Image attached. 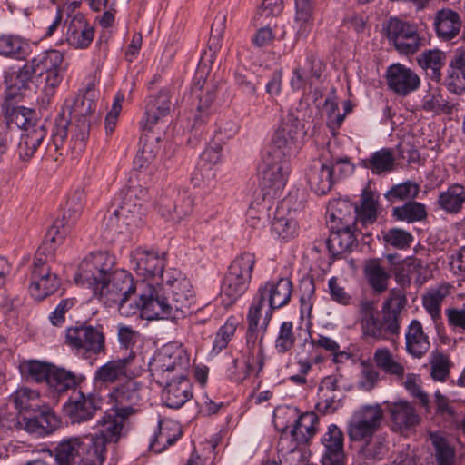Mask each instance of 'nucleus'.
Returning a JSON list of instances; mask_svg holds the SVG:
<instances>
[{"instance_id":"nucleus-1","label":"nucleus","mask_w":465,"mask_h":465,"mask_svg":"<svg viewBox=\"0 0 465 465\" xmlns=\"http://www.w3.org/2000/svg\"><path fill=\"white\" fill-rule=\"evenodd\" d=\"M96 76L91 75L83 94L64 101L62 113L55 119L51 138L45 122H36L25 128L20 137L17 154L22 161H29L37 153L43 157L58 162L65 152L64 141L70 126V149L76 154L84 151L90 126L96 109Z\"/></svg>"},{"instance_id":"nucleus-2","label":"nucleus","mask_w":465,"mask_h":465,"mask_svg":"<svg viewBox=\"0 0 465 465\" xmlns=\"http://www.w3.org/2000/svg\"><path fill=\"white\" fill-rule=\"evenodd\" d=\"M142 310L149 319L176 321L193 312L194 292L189 279L175 269L162 275V282L146 283L140 294Z\"/></svg>"},{"instance_id":"nucleus-3","label":"nucleus","mask_w":465,"mask_h":465,"mask_svg":"<svg viewBox=\"0 0 465 465\" xmlns=\"http://www.w3.org/2000/svg\"><path fill=\"white\" fill-rule=\"evenodd\" d=\"M94 295L108 307L117 306L124 316L135 314L142 309L140 303L130 302L131 295L135 292L133 276L124 270H114L97 284L92 285Z\"/></svg>"},{"instance_id":"nucleus-4","label":"nucleus","mask_w":465,"mask_h":465,"mask_svg":"<svg viewBox=\"0 0 465 465\" xmlns=\"http://www.w3.org/2000/svg\"><path fill=\"white\" fill-rule=\"evenodd\" d=\"M123 198L107 218L106 226L114 233L138 227L146 214L147 191L141 186H131L123 192Z\"/></svg>"},{"instance_id":"nucleus-5","label":"nucleus","mask_w":465,"mask_h":465,"mask_svg":"<svg viewBox=\"0 0 465 465\" xmlns=\"http://www.w3.org/2000/svg\"><path fill=\"white\" fill-rule=\"evenodd\" d=\"M292 153L271 143L262 153L259 173L262 176V184L266 190L265 194L271 198L282 195L290 172L288 156Z\"/></svg>"},{"instance_id":"nucleus-6","label":"nucleus","mask_w":465,"mask_h":465,"mask_svg":"<svg viewBox=\"0 0 465 465\" xmlns=\"http://www.w3.org/2000/svg\"><path fill=\"white\" fill-rule=\"evenodd\" d=\"M190 359L186 351L176 343H168L153 356L149 368L158 384H164L171 377L186 374Z\"/></svg>"},{"instance_id":"nucleus-7","label":"nucleus","mask_w":465,"mask_h":465,"mask_svg":"<svg viewBox=\"0 0 465 465\" xmlns=\"http://www.w3.org/2000/svg\"><path fill=\"white\" fill-rule=\"evenodd\" d=\"M359 321L365 338L375 341L388 340L391 336L400 333V324L390 316L380 319L375 302L369 299H361L359 304Z\"/></svg>"},{"instance_id":"nucleus-8","label":"nucleus","mask_w":465,"mask_h":465,"mask_svg":"<svg viewBox=\"0 0 465 465\" xmlns=\"http://www.w3.org/2000/svg\"><path fill=\"white\" fill-rule=\"evenodd\" d=\"M254 264V254L245 252L235 258L229 266L222 285V292L228 299L229 304L247 291Z\"/></svg>"},{"instance_id":"nucleus-9","label":"nucleus","mask_w":465,"mask_h":465,"mask_svg":"<svg viewBox=\"0 0 465 465\" xmlns=\"http://www.w3.org/2000/svg\"><path fill=\"white\" fill-rule=\"evenodd\" d=\"M66 344L83 355H99L105 352V337L102 328L86 322H77L66 329Z\"/></svg>"},{"instance_id":"nucleus-10","label":"nucleus","mask_w":465,"mask_h":465,"mask_svg":"<svg viewBox=\"0 0 465 465\" xmlns=\"http://www.w3.org/2000/svg\"><path fill=\"white\" fill-rule=\"evenodd\" d=\"M383 420L380 405H365L355 411L348 421L347 433L351 440L360 441L371 438Z\"/></svg>"},{"instance_id":"nucleus-11","label":"nucleus","mask_w":465,"mask_h":465,"mask_svg":"<svg viewBox=\"0 0 465 465\" xmlns=\"http://www.w3.org/2000/svg\"><path fill=\"white\" fill-rule=\"evenodd\" d=\"M115 258L107 252L90 253L80 263L75 281L91 287L114 272Z\"/></svg>"},{"instance_id":"nucleus-12","label":"nucleus","mask_w":465,"mask_h":465,"mask_svg":"<svg viewBox=\"0 0 465 465\" xmlns=\"http://www.w3.org/2000/svg\"><path fill=\"white\" fill-rule=\"evenodd\" d=\"M387 37L402 55H412L420 47L421 41L416 27L397 17H391L384 25Z\"/></svg>"},{"instance_id":"nucleus-13","label":"nucleus","mask_w":465,"mask_h":465,"mask_svg":"<svg viewBox=\"0 0 465 465\" xmlns=\"http://www.w3.org/2000/svg\"><path fill=\"white\" fill-rule=\"evenodd\" d=\"M65 214L62 219H57L52 227L48 230L45 240L38 248L33 265L50 266L49 262L53 260L56 249V243L60 242L65 235L70 232L78 219V210L74 213V217L66 224L64 223Z\"/></svg>"},{"instance_id":"nucleus-14","label":"nucleus","mask_w":465,"mask_h":465,"mask_svg":"<svg viewBox=\"0 0 465 465\" xmlns=\"http://www.w3.org/2000/svg\"><path fill=\"white\" fill-rule=\"evenodd\" d=\"M141 384L129 379L115 387L110 393V398L114 401V409L119 416L123 418H129L136 411V406L142 401Z\"/></svg>"},{"instance_id":"nucleus-15","label":"nucleus","mask_w":465,"mask_h":465,"mask_svg":"<svg viewBox=\"0 0 465 465\" xmlns=\"http://www.w3.org/2000/svg\"><path fill=\"white\" fill-rule=\"evenodd\" d=\"M292 292V282L288 278H280L276 282H267L258 290V295L262 301H268L270 310L266 312L263 319L265 328L267 327L272 311L285 306L291 299Z\"/></svg>"},{"instance_id":"nucleus-16","label":"nucleus","mask_w":465,"mask_h":465,"mask_svg":"<svg viewBox=\"0 0 465 465\" xmlns=\"http://www.w3.org/2000/svg\"><path fill=\"white\" fill-rule=\"evenodd\" d=\"M385 77L389 89L398 96L405 97L417 91L420 85V76L400 63L390 65Z\"/></svg>"},{"instance_id":"nucleus-17","label":"nucleus","mask_w":465,"mask_h":465,"mask_svg":"<svg viewBox=\"0 0 465 465\" xmlns=\"http://www.w3.org/2000/svg\"><path fill=\"white\" fill-rule=\"evenodd\" d=\"M100 399L95 395H85L81 391L74 390L67 402L64 405V412L72 423H81L91 420L100 408Z\"/></svg>"},{"instance_id":"nucleus-18","label":"nucleus","mask_w":465,"mask_h":465,"mask_svg":"<svg viewBox=\"0 0 465 465\" xmlns=\"http://www.w3.org/2000/svg\"><path fill=\"white\" fill-rule=\"evenodd\" d=\"M135 270L145 278H153V284L162 282V275L168 271L164 269V254L162 255L153 249L138 247L133 252Z\"/></svg>"},{"instance_id":"nucleus-19","label":"nucleus","mask_w":465,"mask_h":465,"mask_svg":"<svg viewBox=\"0 0 465 465\" xmlns=\"http://www.w3.org/2000/svg\"><path fill=\"white\" fill-rule=\"evenodd\" d=\"M246 370L241 375L232 373L231 381L240 383L256 371L260 373L264 366V348L262 337L259 339L258 331H247L246 332Z\"/></svg>"},{"instance_id":"nucleus-20","label":"nucleus","mask_w":465,"mask_h":465,"mask_svg":"<svg viewBox=\"0 0 465 465\" xmlns=\"http://www.w3.org/2000/svg\"><path fill=\"white\" fill-rule=\"evenodd\" d=\"M203 75H200L191 89V95L193 97V104L196 105L197 114L194 116L192 127L200 129L203 124L212 113V105L215 98V85L202 82Z\"/></svg>"},{"instance_id":"nucleus-21","label":"nucleus","mask_w":465,"mask_h":465,"mask_svg":"<svg viewBox=\"0 0 465 465\" xmlns=\"http://www.w3.org/2000/svg\"><path fill=\"white\" fill-rule=\"evenodd\" d=\"M160 385L164 387L163 399L169 408L179 409L193 397V385L187 373L171 377L164 384Z\"/></svg>"},{"instance_id":"nucleus-22","label":"nucleus","mask_w":465,"mask_h":465,"mask_svg":"<svg viewBox=\"0 0 465 465\" xmlns=\"http://www.w3.org/2000/svg\"><path fill=\"white\" fill-rule=\"evenodd\" d=\"M60 282L55 273L51 272L50 266L32 265L31 283L29 292L37 301H42L53 294L59 287Z\"/></svg>"},{"instance_id":"nucleus-23","label":"nucleus","mask_w":465,"mask_h":465,"mask_svg":"<svg viewBox=\"0 0 465 465\" xmlns=\"http://www.w3.org/2000/svg\"><path fill=\"white\" fill-rule=\"evenodd\" d=\"M24 429L38 436L51 434L59 428L60 420L48 406H40L32 417L23 419Z\"/></svg>"},{"instance_id":"nucleus-24","label":"nucleus","mask_w":465,"mask_h":465,"mask_svg":"<svg viewBox=\"0 0 465 465\" xmlns=\"http://www.w3.org/2000/svg\"><path fill=\"white\" fill-rule=\"evenodd\" d=\"M391 428L394 431L403 432L419 425L420 417L412 404L405 401L393 402L389 406Z\"/></svg>"},{"instance_id":"nucleus-25","label":"nucleus","mask_w":465,"mask_h":465,"mask_svg":"<svg viewBox=\"0 0 465 465\" xmlns=\"http://www.w3.org/2000/svg\"><path fill=\"white\" fill-rule=\"evenodd\" d=\"M134 358L135 353L131 351L126 357L107 361L95 371L94 380L100 383L112 384L122 378H129L130 366Z\"/></svg>"},{"instance_id":"nucleus-26","label":"nucleus","mask_w":465,"mask_h":465,"mask_svg":"<svg viewBox=\"0 0 465 465\" xmlns=\"http://www.w3.org/2000/svg\"><path fill=\"white\" fill-rule=\"evenodd\" d=\"M343 440L342 431L335 424L328 427L327 432L322 438L325 448L322 465H345Z\"/></svg>"},{"instance_id":"nucleus-27","label":"nucleus","mask_w":465,"mask_h":465,"mask_svg":"<svg viewBox=\"0 0 465 465\" xmlns=\"http://www.w3.org/2000/svg\"><path fill=\"white\" fill-rule=\"evenodd\" d=\"M325 64L322 60H303L293 71L291 85L294 90L311 89L321 78Z\"/></svg>"},{"instance_id":"nucleus-28","label":"nucleus","mask_w":465,"mask_h":465,"mask_svg":"<svg viewBox=\"0 0 465 465\" xmlns=\"http://www.w3.org/2000/svg\"><path fill=\"white\" fill-rule=\"evenodd\" d=\"M36 60L27 61L15 74L5 77L6 102L21 96L29 88L34 75L37 73Z\"/></svg>"},{"instance_id":"nucleus-29","label":"nucleus","mask_w":465,"mask_h":465,"mask_svg":"<svg viewBox=\"0 0 465 465\" xmlns=\"http://www.w3.org/2000/svg\"><path fill=\"white\" fill-rule=\"evenodd\" d=\"M301 131V122L297 116L289 113L282 117L272 143L291 152L296 148L298 134Z\"/></svg>"},{"instance_id":"nucleus-30","label":"nucleus","mask_w":465,"mask_h":465,"mask_svg":"<svg viewBox=\"0 0 465 465\" xmlns=\"http://www.w3.org/2000/svg\"><path fill=\"white\" fill-rule=\"evenodd\" d=\"M353 230H358V228L348 225H331V231L327 240V247L333 256H339L352 251L357 242Z\"/></svg>"},{"instance_id":"nucleus-31","label":"nucleus","mask_w":465,"mask_h":465,"mask_svg":"<svg viewBox=\"0 0 465 465\" xmlns=\"http://www.w3.org/2000/svg\"><path fill=\"white\" fill-rule=\"evenodd\" d=\"M79 438L81 465H103L105 460L104 440L91 434Z\"/></svg>"},{"instance_id":"nucleus-32","label":"nucleus","mask_w":465,"mask_h":465,"mask_svg":"<svg viewBox=\"0 0 465 465\" xmlns=\"http://www.w3.org/2000/svg\"><path fill=\"white\" fill-rule=\"evenodd\" d=\"M193 205V200L191 195L183 193L174 201L167 197L162 198L158 203V208L163 217L178 223L192 212Z\"/></svg>"},{"instance_id":"nucleus-33","label":"nucleus","mask_w":465,"mask_h":465,"mask_svg":"<svg viewBox=\"0 0 465 465\" xmlns=\"http://www.w3.org/2000/svg\"><path fill=\"white\" fill-rule=\"evenodd\" d=\"M113 413L105 414L101 420H98L96 426V432L91 434L94 437L104 440V445L111 442H117L121 438L124 422L127 418H123L113 410Z\"/></svg>"},{"instance_id":"nucleus-34","label":"nucleus","mask_w":465,"mask_h":465,"mask_svg":"<svg viewBox=\"0 0 465 465\" xmlns=\"http://www.w3.org/2000/svg\"><path fill=\"white\" fill-rule=\"evenodd\" d=\"M461 24L459 14L451 9L438 11L434 18L437 35L443 40L456 37L460 31Z\"/></svg>"},{"instance_id":"nucleus-35","label":"nucleus","mask_w":465,"mask_h":465,"mask_svg":"<svg viewBox=\"0 0 465 465\" xmlns=\"http://www.w3.org/2000/svg\"><path fill=\"white\" fill-rule=\"evenodd\" d=\"M36 74L43 76L45 83V89H55L64 79L68 64L64 60H36Z\"/></svg>"},{"instance_id":"nucleus-36","label":"nucleus","mask_w":465,"mask_h":465,"mask_svg":"<svg viewBox=\"0 0 465 465\" xmlns=\"http://www.w3.org/2000/svg\"><path fill=\"white\" fill-rule=\"evenodd\" d=\"M313 2L309 0H295V12L292 28L298 38L308 35L313 25Z\"/></svg>"},{"instance_id":"nucleus-37","label":"nucleus","mask_w":465,"mask_h":465,"mask_svg":"<svg viewBox=\"0 0 465 465\" xmlns=\"http://www.w3.org/2000/svg\"><path fill=\"white\" fill-rule=\"evenodd\" d=\"M170 95L167 90H162L157 96H151L145 111L143 128L151 129L161 118L170 112Z\"/></svg>"},{"instance_id":"nucleus-38","label":"nucleus","mask_w":465,"mask_h":465,"mask_svg":"<svg viewBox=\"0 0 465 465\" xmlns=\"http://www.w3.org/2000/svg\"><path fill=\"white\" fill-rule=\"evenodd\" d=\"M79 438L73 437L59 442L53 454L55 465H81Z\"/></svg>"},{"instance_id":"nucleus-39","label":"nucleus","mask_w":465,"mask_h":465,"mask_svg":"<svg viewBox=\"0 0 465 465\" xmlns=\"http://www.w3.org/2000/svg\"><path fill=\"white\" fill-rule=\"evenodd\" d=\"M158 432L150 443V450L155 453H161L167 447L173 445L182 435V430L178 424L167 420H160Z\"/></svg>"},{"instance_id":"nucleus-40","label":"nucleus","mask_w":465,"mask_h":465,"mask_svg":"<svg viewBox=\"0 0 465 465\" xmlns=\"http://www.w3.org/2000/svg\"><path fill=\"white\" fill-rule=\"evenodd\" d=\"M396 158L391 148H381L372 153L368 158L362 159L361 165L373 174H381L394 170Z\"/></svg>"},{"instance_id":"nucleus-41","label":"nucleus","mask_w":465,"mask_h":465,"mask_svg":"<svg viewBox=\"0 0 465 465\" xmlns=\"http://www.w3.org/2000/svg\"><path fill=\"white\" fill-rule=\"evenodd\" d=\"M428 336L424 333L421 323L411 321L406 333V350L413 357L420 358L430 349Z\"/></svg>"},{"instance_id":"nucleus-42","label":"nucleus","mask_w":465,"mask_h":465,"mask_svg":"<svg viewBox=\"0 0 465 465\" xmlns=\"http://www.w3.org/2000/svg\"><path fill=\"white\" fill-rule=\"evenodd\" d=\"M319 418L314 412H305L299 416L291 430L292 440L300 444H306L317 430Z\"/></svg>"},{"instance_id":"nucleus-43","label":"nucleus","mask_w":465,"mask_h":465,"mask_svg":"<svg viewBox=\"0 0 465 465\" xmlns=\"http://www.w3.org/2000/svg\"><path fill=\"white\" fill-rule=\"evenodd\" d=\"M308 183L311 189L317 194H326L333 184V170L327 164L313 166L308 174Z\"/></svg>"},{"instance_id":"nucleus-44","label":"nucleus","mask_w":465,"mask_h":465,"mask_svg":"<svg viewBox=\"0 0 465 465\" xmlns=\"http://www.w3.org/2000/svg\"><path fill=\"white\" fill-rule=\"evenodd\" d=\"M226 28V15L219 14L215 16L211 27V35L208 42V48L204 50L202 58H214L218 55H228L222 52V40Z\"/></svg>"},{"instance_id":"nucleus-45","label":"nucleus","mask_w":465,"mask_h":465,"mask_svg":"<svg viewBox=\"0 0 465 465\" xmlns=\"http://www.w3.org/2000/svg\"><path fill=\"white\" fill-rule=\"evenodd\" d=\"M356 216V225L361 223L366 227L372 224L377 219V202L371 191L365 188L361 193V203L360 206H353Z\"/></svg>"},{"instance_id":"nucleus-46","label":"nucleus","mask_w":465,"mask_h":465,"mask_svg":"<svg viewBox=\"0 0 465 465\" xmlns=\"http://www.w3.org/2000/svg\"><path fill=\"white\" fill-rule=\"evenodd\" d=\"M32 54V45L19 36L4 35L0 36V55L26 58Z\"/></svg>"},{"instance_id":"nucleus-47","label":"nucleus","mask_w":465,"mask_h":465,"mask_svg":"<svg viewBox=\"0 0 465 465\" xmlns=\"http://www.w3.org/2000/svg\"><path fill=\"white\" fill-rule=\"evenodd\" d=\"M465 202V190L463 186L455 183L447 191L441 193L438 199L439 205L450 213H457Z\"/></svg>"},{"instance_id":"nucleus-48","label":"nucleus","mask_w":465,"mask_h":465,"mask_svg":"<svg viewBox=\"0 0 465 465\" xmlns=\"http://www.w3.org/2000/svg\"><path fill=\"white\" fill-rule=\"evenodd\" d=\"M222 159V145L217 143L210 144L202 153L199 162V170L202 178L213 180L215 177V173L213 172V167L218 164Z\"/></svg>"},{"instance_id":"nucleus-49","label":"nucleus","mask_w":465,"mask_h":465,"mask_svg":"<svg viewBox=\"0 0 465 465\" xmlns=\"http://www.w3.org/2000/svg\"><path fill=\"white\" fill-rule=\"evenodd\" d=\"M392 216L397 221L415 223L426 218L427 212L425 205L419 202L409 201L401 206L392 209Z\"/></svg>"},{"instance_id":"nucleus-50","label":"nucleus","mask_w":465,"mask_h":465,"mask_svg":"<svg viewBox=\"0 0 465 465\" xmlns=\"http://www.w3.org/2000/svg\"><path fill=\"white\" fill-rule=\"evenodd\" d=\"M12 401L15 409L21 413H34L35 411L39 410V407L41 406L39 393L36 391L28 388L17 390L12 395Z\"/></svg>"},{"instance_id":"nucleus-51","label":"nucleus","mask_w":465,"mask_h":465,"mask_svg":"<svg viewBox=\"0 0 465 465\" xmlns=\"http://www.w3.org/2000/svg\"><path fill=\"white\" fill-rule=\"evenodd\" d=\"M5 107V118L10 123H14L18 128L25 132V128L33 125L36 122H43L40 119H36L35 112L25 106H14L11 107L9 101L6 102Z\"/></svg>"},{"instance_id":"nucleus-52","label":"nucleus","mask_w":465,"mask_h":465,"mask_svg":"<svg viewBox=\"0 0 465 465\" xmlns=\"http://www.w3.org/2000/svg\"><path fill=\"white\" fill-rule=\"evenodd\" d=\"M54 367V365L44 361L30 360L20 364V371L27 380L35 382H47Z\"/></svg>"},{"instance_id":"nucleus-53","label":"nucleus","mask_w":465,"mask_h":465,"mask_svg":"<svg viewBox=\"0 0 465 465\" xmlns=\"http://www.w3.org/2000/svg\"><path fill=\"white\" fill-rule=\"evenodd\" d=\"M406 302L407 299L401 289H391L382 305L383 316H390L396 323L400 324V314Z\"/></svg>"},{"instance_id":"nucleus-54","label":"nucleus","mask_w":465,"mask_h":465,"mask_svg":"<svg viewBox=\"0 0 465 465\" xmlns=\"http://www.w3.org/2000/svg\"><path fill=\"white\" fill-rule=\"evenodd\" d=\"M365 273L369 284L375 292L381 293L388 288L390 275L379 262L371 261L365 267Z\"/></svg>"},{"instance_id":"nucleus-55","label":"nucleus","mask_w":465,"mask_h":465,"mask_svg":"<svg viewBox=\"0 0 465 465\" xmlns=\"http://www.w3.org/2000/svg\"><path fill=\"white\" fill-rule=\"evenodd\" d=\"M449 294L450 287L441 285L437 289L430 290L424 295L423 306L434 321L440 317L441 303Z\"/></svg>"},{"instance_id":"nucleus-56","label":"nucleus","mask_w":465,"mask_h":465,"mask_svg":"<svg viewBox=\"0 0 465 465\" xmlns=\"http://www.w3.org/2000/svg\"><path fill=\"white\" fill-rule=\"evenodd\" d=\"M353 205L344 200H338L332 204V211L330 215L332 223L339 226H356V216L354 215Z\"/></svg>"},{"instance_id":"nucleus-57","label":"nucleus","mask_w":465,"mask_h":465,"mask_svg":"<svg viewBox=\"0 0 465 465\" xmlns=\"http://www.w3.org/2000/svg\"><path fill=\"white\" fill-rule=\"evenodd\" d=\"M373 360L376 365L384 372L402 378L404 375V367L393 359L391 351L386 349L376 350Z\"/></svg>"},{"instance_id":"nucleus-58","label":"nucleus","mask_w":465,"mask_h":465,"mask_svg":"<svg viewBox=\"0 0 465 465\" xmlns=\"http://www.w3.org/2000/svg\"><path fill=\"white\" fill-rule=\"evenodd\" d=\"M387 451V445L381 438H371L361 447L359 457L368 465L370 462L381 460Z\"/></svg>"},{"instance_id":"nucleus-59","label":"nucleus","mask_w":465,"mask_h":465,"mask_svg":"<svg viewBox=\"0 0 465 465\" xmlns=\"http://www.w3.org/2000/svg\"><path fill=\"white\" fill-rule=\"evenodd\" d=\"M75 376L63 369L54 367L46 384L58 393L66 391L76 385Z\"/></svg>"},{"instance_id":"nucleus-60","label":"nucleus","mask_w":465,"mask_h":465,"mask_svg":"<svg viewBox=\"0 0 465 465\" xmlns=\"http://www.w3.org/2000/svg\"><path fill=\"white\" fill-rule=\"evenodd\" d=\"M452 105L442 96L439 88H430L422 99V108L427 112L440 114L450 113Z\"/></svg>"},{"instance_id":"nucleus-61","label":"nucleus","mask_w":465,"mask_h":465,"mask_svg":"<svg viewBox=\"0 0 465 465\" xmlns=\"http://www.w3.org/2000/svg\"><path fill=\"white\" fill-rule=\"evenodd\" d=\"M419 185L412 181L393 185L386 193L385 198L391 203L398 201L414 199L419 193Z\"/></svg>"},{"instance_id":"nucleus-62","label":"nucleus","mask_w":465,"mask_h":465,"mask_svg":"<svg viewBox=\"0 0 465 465\" xmlns=\"http://www.w3.org/2000/svg\"><path fill=\"white\" fill-rule=\"evenodd\" d=\"M430 439L435 448L438 465H452L455 451L447 440L437 433L431 434Z\"/></svg>"},{"instance_id":"nucleus-63","label":"nucleus","mask_w":465,"mask_h":465,"mask_svg":"<svg viewBox=\"0 0 465 465\" xmlns=\"http://www.w3.org/2000/svg\"><path fill=\"white\" fill-rule=\"evenodd\" d=\"M293 333V323L292 322H283L279 329L275 340V350L280 354H284L292 350L295 343Z\"/></svg>"},{"instance_id":"nucleus-64","label":"nucleus","mask_w":465,"mask_h":465,"mask_svg":"<svg viewBox=\"0 0 465 465\" xmlns=\"http://www.w3.org/2000/svg\"><path fill=\"white\" fill-rule=\"evenodd\" d=\"M237 324L238 322L236 319L231 317L222 327H220L213 343V352L217 354L227 347L229 341L235 333Z\"/></svg>"}]
</instances>
